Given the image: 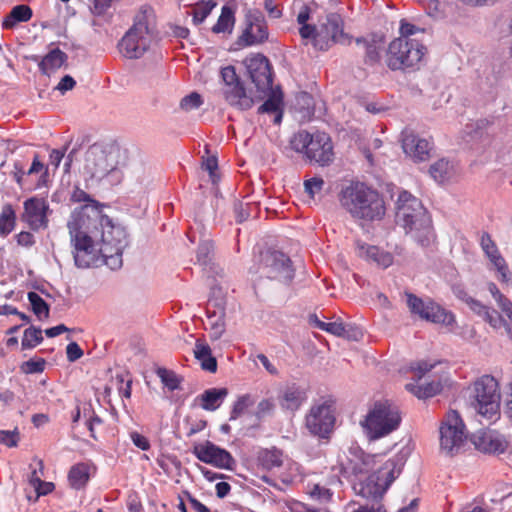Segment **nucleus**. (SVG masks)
<instances>
[{
  "label": "nucleus",
  "mask_w": 512,
  "mask_h": 512,
  "mask_svg": "<svg viewBox=\"0 0 512 512\" xmlns=\"http://www.w3.org/2000/svg\"><path fill=\"white\" fill-rule=\"evenodd\" d=\"M126 151L116 143H94L85 153L84 172L92 180L107 179L109 184H119L126 165Z\"/></svg>",
  "instance_id": "obj_1"
},
{
  "label": "nucleus",
  "mask_w": 512,
  "mask_h": 512,
  "mask_svg": "<svg viewBox=\"0 0 512 512\" xmlns=\"http://www.w3.org/2000/svg\"><path fill=\"white\" fill-rule=\"evenodd\" d=\"M342 208L357 220H381L385 215V202L380 193L362 182H352L339 195Z\"/></svg>",
  "instance_id": "obj_2"
},
{
  "label": "nucleus",
  "mask_w": 512,
  "mask_h": 512,
  "mask_svg": "<svg viewBox=\"0 0 512 512\" xmlns=\"http://www.w3.org/2000/svg\"><path fill=\"white\" fill-rule=\"evenodd\" d=\"M396 221L418 244H429L432 235L431 219L421 201L408 191H401L398 195Z\"/></svg>",
  "instance_id": "obj_3"
},
{
  "label": "nucleus",
  "mask_w": 512,
  "mask_h": 512,
  "mask_svg": "<svg viewBox=\"0 0 512 512\" xmlns=\"http://www.w3.org/2000/svg\"><path fill=\"white\" fill-rule=\"evenodd\" d=\"M154 11L144 5L135 14L133 25L124 34L118 48L128 59H138L149 49L154 34Z\"/></svg>",
  "instance_id": "obj_4"
},
{
  "label": "nucleus",
  "mask_w": 512,
  "mask_h": 512,
  "mask_svg": "<svg viewBox=\"0 0 512 512\" xmlns=\"http://www.w3.org/2000/svg\"><path fill=\"white\" fill-rule=\"evenodd\" d=\"M94 226L98 227L100 236L99 253L103 262L112 270L122 267V253L128 246V234L120 224H115L107 215L96 214Z\"/></svg>",
  "instance_id": "obj_5"
},
{
  "label": "nucleus",
  "mask_w": 512,
  "mask_h": 512,
  "mask_svg": "<svg viewBox=\"0 0 512 512\" xmlns=\"http://www.w3.org/2000/svg\"><path fill=\"white\" fill-rule=\"evenodd\" d=\"M426 51L419 40L395 38L387 47L385 62L392 71L418 70Z\"/></svg>",
  "instance_id": "obj_6"
},
{
  "label": "nucleus",
  "mask_w": 512,
  "mask_h": 512,
  "mask_svg": "<svg viewBox=\"0 0 512 512\" xmlns=\"http://www.w3.org/2000/svg\"><path fill=\"white\" fill-rule=\"evenodd\" d=\"M401 468L399 459H389L376 472L370 474L365 480L353 485L356 494L367 500L380 501L387 489L399 476Z\"/></svg>",
  "instance_id": "obj_7"
},
{
  "label": "nucleus",
  "mask_w": 512,
  "mask_h": 512,
  "mask_svg": "<svg viewBox=\"0 0 512 512\" xmlns=\"http://www.w3.org/2000/svg\"><path fill=\"white\" fill-rule=\"evenodd\" d=\"M401 422L399 410L389 401L375 402L373 408L361 422L372 440L384 437L398 428Z\"/></svg>",
  "instance_id": "obj_8"
},
{
  "label": "nucleus",
  "mask_w": 512,
  "mask_h": 512,
  "mask_svg": "<svg viewBox=\"0 0 512 512\" xmlns=\"http://www.w3.org/2000/svg\"><path fill=\"white\" fill-rule=\"evenodd\" d=\"M295 276V269L288 255L278 250H268L261 256L259 278L254 282L255 292L261 289L263 279L289 285Z\"/></svg>",
  "instance_id": "obj_9"
},
{
  "label": "nucleus",
  "mask_w": 512,
  "mask_h": 512,
  "mask_svg": "<svg viewBox=\"0 0 512 512\" xmlns=\"http://www.w3.org/2000/svg\"><path fill=\"white\" fill-rule=\"evenodd\" d=\"M78 219L68 221L67 227L73 246V258L75 266L81 269L89 268L98 261L99 248H95L98 239V227L90 233L82 231Z\"/></svg>",
  "instance_id": "obj_10"
},
{
  "label": "nucleus",
  "mask_w": 512,
  "mask_h": 512,
  "mask_svg": "<svg viewBox=\"0 0 512 512\" xmlns=\"http://www.w3.org/2000/svg\"><path fill=\"white\" fill-rule=\"evenodd\" d=\"M474 402L477 413L488 420L496 419L500 414V392L496 379L483 375L474 383Z\"/></svg>",
  "instance_id": "obj_11"
},
{
  "label": "nucleus",
  "mask_w": 512,
  "mask_h": 512,
  "mask_svg": "<svg viewBox=\"0 0 512 512\" xmlns=\"http://www.w3.org/2000/svg\"><path fill=\"white\" fill-rule=\"evenodd\" d=\"M344 22L340 14L328 13L317 25L315 48L328 50L333 44L349 45L351 37L344 32Z\"/></svg>",
  "instance_id": "obj_12"
},
{
  "label": "nucleus",
  "mask_w": 512,
  "mask_h": 512,
  "mask_svg": "<svg viewBox=\"0 0 512 512\" xmlns=\"http://www.w3.org/2000/svg\"><path fill=\"white\" fill-rule=\"evenodd\" d=\"M465 425L455 410L447 413L445 419L442 421L440 432V448L446 455L454 456L463 446L466 435Z\"/></svg>",
  "instance_id": "obj_13"
},
{
  "label": "nucleus",
  "mask_w": 512,
  "mask_h": 512,
  "mask_svg": "<svg viewBox=\"0 0 512 512\" xmlns=\"http://www.w3.org/2000/svg\"><path fill=\"white\" fill-rule=\"evenodd\" d=\"M407 306L412 314L435 324L451 327L456 323L455 315L431 299L423 300L413 293H406Z\"/></svg>",
  "instance_id": "obj_14"
},
{
  "label": "nucleus",
  "mask_w": 512,
  "mask_h": 512,
  "mask_svg": "<svg viewBox=\"0 0 512 512\" xmlns=\"http://www.w3.org/2000/svg\"><path fill=\"white\" fill-rule=\"evenodd\" d=\"M192 453L199 461L219 469L233 470L236 465V461L229 451L209 440L203 444L194 445Z\"/></svg>",
  "instance_id": "obj_15"
},
{
  "label": "nucleus",
  "mask_w": 512,
  "mask_h": 512,
  "mask_svg": "<svg viewBox=\"0 0 512 512\" xmlns=\"http://www.w3.org/2000/svg\"><path fill=\"white\" fill-rule=\"evenodd\" d=\"M335 423V416L330 405L322 403L312 406L305 417L308 431L319 438H328Z\"/></svg>",
  "instance_id": "obj_16"
},
{
  "label": "nucleus",
  "mask_w": 512,
  "mask_h": 512,
  "mask_svg": "<svg viewBox=\"0 0 512 512\" xmlns=\"http://www.w3.org/2000/svg\"><path fill=\"white\" fill-rule=\"evenodd\" d=\"M246 27L237 40L240 46L260 44L268 39V30L263 14L260 11H249L245 16Z\"/></svg>",
  "instance_id": "obj_17"
},
{
  "label": "nucleus",
  "mask_w": 512,
  "mask_h": 512,
  "mask_svg": "<svg viewBox=\"0 0 512 512\" xmlns=\"http://www.w3.org/2000/svg\"><path fill=\"white\" fill-rule=\"evenodd\" d=\"M244 64L251 81L258 90L271 88L273 83L271 66L269 60L263 54H255L246 57Z\"/></svg>",
  "instance_id": "obj_18"
},
{
  "label": "nucleus",
  "mask_w": 512,
  "mask_h": 512,
  "mask_svg": "<svg viewBox=\"0 0 512 512\" xmlns=\"http://www.w3.org/2000/svg\"><path fill=\"white\" fill-rule=\"evenodd\" d=\"M402 148L414 162H424L431 158L433 143L421 138L410 129L402 131Z\"/></svg>",
  "instance_id": "obj_19"
},
{
  "label": "nucleus",
  "mask_w": 512,
  "mask_h": 512,
  "mask_svg": "<svg viewBox=\"0 0 512 512\" xmlns=\"http://www.w3.org/2000/svg\"><path fill=\"white\" fill-rule=\"evenodd\" d=\"M49 211V205L43 198L31 197L24 202L22 219L34 231L45 229L48 225Z\"/></svg>",
  "instance_id": "obj_20"
},
{
  "label": "nucleus",
  "mask_w": 512,
  "mask_h": 512,
  "mask_svg": "<svg viewBox=\"0 0 512 512\" xmlns=\"http://www.w3.org/2000/svg\"><path fill=\"white\" fill-rule=\"evenodd\" d=\"M307 158L321 166L329 165L334 159L331 138L325 132H316L311 138Z\"/></svg>",
  "instance_id": "obj_21"
},
{
  "label": "nucleus",
  "mask_w": 512,
  "mask_h": 512,
  "mask_svg": "<svg viewBox=\"0 0 512 512\" xmlns=\"http://www.w3.org/2000/svg\"><path fill=\"white\" fill-rule=\"evenodd\" d=\"M357 255L366 260L375 262L377 265L387 268L393 263L391 253L381 250L377 246L368 245L364 242H356Z\"/></svg>",
  "instance_id": "obj_22"
},
{
  "label": "nucleus",
  "mask_w": 512,
  "mask_h": 512,
  "mask_svg": "<svg viewBox=\"0 0 512 512\" xmlns=\"http://www.w3.org/2000/svg\"><path fill=\"white\" fill-rule=\"evenodd\" d=\"M480 244L487 257L501 274V280L507 282L510 279L508 276V267L488 233L482 234Z\"/></svg>",
  "instance_id": "obj_23"
},
{
  "label": "nucleus",
  "mask_w": 512,
  "mask_h": 512,
  "mask_svg": "<svg viewBox=\"0 0 512 512\" xmlns=\"http://www.w3.org/2000/svg\"><path fill=\"white\" fill-rule=\"evenodd\" d=\"M307 400V391L295 383L287 386L279 398L280 406L289 411L298 410Z\"/></svg>",
  "instance_id": "obj_24"
},
{
  "label": "nucleus",
  "mask_w": 512,
  "mask_h": 512,
  "mask_svg": "<svg viewBox=\"0 0 512 512\" xmlns=\"http://www.w3.org/2000/svg\"><path fill=\"white\" fill-rule=\"evenodd\" d=\"M224 96L230 105L235 106L240 110H248L254 104L253 98L247 95L242 81L232 84L231 86H226L224 89Z\"/></svg>",
  "instance_id": "obj_25"
},
{
  "label": "nucleus",
  "mask_w": 512,
  "mask_h": 512,
  "mask_svg": "<svg viewBox=\"0 0 512 512\" xmlns=\"http://www.w3.org/2000/svg\"><path fill=\"white\" fill-rule=\"evenodd\" d=\"M228 395L227 388H210L198 395L195 399L199 406L206 411H215L220 407Z\"/></svg>",
  "instance_id": "obj_26"
},
{
  "label": "nucleus",
  "mask_w": 512,
  "mask_h": 512,
  "mask_svg": "<svg viewBox=\"0 0 512 512\" xmlns=\"http://www.w3.org/2000/svg\"><path fill=\"white\" fill-rule=\"evenodd\" d=\"M194 356L200 362L203 370L210 373L217 371V360L212 355L211 348L208 344L197 340L194 348Z\"/></svg>",
  "instance_id": "obj_27"
},
{
  "label": "nucleus",
  "mask_w": 512,
  "mask_h": 512,
  "mask_svg": "<svg viewBox=\"0 0 512 512\" xmlns=\"http://www.w3.org/2000/svg\"><path fill=\"white\" fill-rule=\"evenodd\" d=\"M225 310L222 299H215L213 315L210 316L209 325L211 339L218 340L225 332Z\"/></svg>",
  "instance_id": "obj_28"
},
{
  "label": "nucleus",
  "mask_w": 512,
  "mask_h": 512,
  "mask_svg": "<svg viewBox=\"0 0 512 512\" xmlns=\"http://www.w3.org/2000/svg\"><path fill=\"white\" fill-rule=\"evenodd\" d=\"M67 59L68 56L66 53L59 48H55L42 58L38 66L43 74L49 75L50 72H54L59 69Z\"/></svg>",
  "instance_id": "obj_29"
},
{
  "label": "nucleus",
  "mask_w": 512,
  "mask_h": 512,
  "mask_svg": "<svg viewBox=\"0 0 512 512\" xmlns=\"http://www.w3.org/2000/svg\"><path fill=\"white\" fill-rule=\"evenodd\" d=\"M32 16V9L28 5H16L11 9L9 14L5 16L2 22V27L5 29H12L17 25V23L29 21Z\"/></svg>",
  "instance_id": "obj_30"
},
{
  "label": "nucleus",
  "mask_w": 512,
  "mask_h": 512,
  "mask_svg": "<svg viewBox=\"0 0 512 512\" xmlns=\"http://www.w3.org/2000/svg\"><path fill=\"white\" fill-rule=\"evenodd\" d=\"M90 479V467L86 463L73 465L68 473L70 486L75 490L84 488Z\"/></svg>",
  "instance_id": "obj_31"
},
{
  "label": "nucleus",
  "mask_w": 512,
  "mask_h": 512,
  "mask_svg": "<svg viewBox=\"0 0 512 512\" xmlns=\"http://www.w3.org/2000/svg\"><path fill=\"white\" fill-rule=\"evenodd\" d=\"M406 389L419 399H425L439 394L442 391L443 386L440 381L433 380L422 385L407 384Z\"/></svg>",
  "instance_id": "obj_32"
},
{
  "label": "nucleus",
  "mask_w": 512,
  "mask_h": 512,
  "mask_svg": "<svg viewBox=\"0 0 512 512\" xmlns=\"http://www.w3.org/2000/svg\"><path fill=\"white\" fill-rule=\"evenodd\" d=\"M428 172L437 183L441 184L450 179L453 166L447 159L442 158L433 163Z\"/></svg>",
  "instance_id": "obj_33"
},
{
  "label": "nucleus",
  "mask_w": 512,
  "mask_h": 512,
  "mask_svg": "<svg viewBox=\"0 0 512 512\" xmlns=\"http://www.w3.org/2000/svg\"><path fill=\"white\" fill-rule=\"evenodd\" d=\"M234 9L228 5H224L217 23L212 27V31L218 33H231L235 23Z\"/></svg>",
  "instance_id": "obj_34"
},
{
  "label": "nucleus",
  "mask_w": 512,
  "mask_h": 512,
  "mask_svg": "<svg viewBox=\"0 0 512 512\" xmlns=\"http://www.w3.org/2000/svg\"><path fill=\"white\" fill-rule=\"evenodd\" d=\"M356 44L362 46L365 51L364 62L367 65H375L380 61V47L375 39L371 41L360 37L356 39Z\"/></svg>",
  "instance_id": "obj_35"
},
{
  "label": "nucleus",
  "mask_w": 512,
  "mask_h": 512,
  "mask_svg": "<svg viewBox=\"0 0 512 512\" xmlns=\"http://www.w3.org/2000/svg\"><path fill=\"white\" fill-rule=\"evenodd\" d=\"M16 214L11 204H5L0 213V236H8L15 228Z\"/></svg>",
  "instance_id": "obj_36"
},
{
  "label": "nucleus",
  "mask_w": 512,
  "mask_h": 512,
  "mask_svg": "<svg viewBox=\"0 0 512 512\" xmlns=\"http://www.w3.org/2000/svg\"><path fill=\"white\" fill-rule=\"evenodd\" d=\"M31 310L39 320L47 319L50 315L49 304L36 292L30 291L27 294Z\"/></svg>",
  "instance_id": "obj_37"
},
{
  "label": "nucleus",
  "mask_w": 512,
  "mask_h": 512,
  "mask_svg": "<svg viewBox=\"0 0 512 512\" xmlns=\"http://www.w3.org/2000/svg\"><path fill=\"white\" fill-rule=\"evenodd\" d=\"M43 336L40 327L30 326L25 329L21 341L22 350L32 349L42 343Z\"/></svg>",
  "instance_id": "obj_38"
},
{
  "label": "nucleus",
  "mask_w": 512,
  "mask_h": 512,
  "mask_svg": "<svg viewBox=\"0 0 512 512\" xmlns=\"http://www.w3.org/2000/svg\"><path fill=\"white\" fill-rule=\"evenodd\" d=\"M309 323L314 325L316 328L329 332L335 336H341L345 334V324L337 322H323L318 319L315 314L309 316Z\"/></svg>",
  "instance_id": "obj_39"
},
{
  "label": "nucleus",
  "mask_w": 512,
  "mask_h": 512,
  "mask_svg": "<svg viewBox=\"0 0 512 512\" xmlns=\"http://www.w3.org/2000/svg\"><path fill=\"white\" fill-rule=\"evenodd\" d=\"M259 461L261 465L267 470L279 468L283 463L281 452L277 449L262 451L259 455Z\"/></svg>",
  "instance_id": "obj_40"
},
{
  "label": "nucleus",
  "mask_w": 512,
  "mask_h": 512,
  "mask_svg": "<svg viewBox=\"0 0 512 512\" xmlns=\"http://www.w3.org/2000/svg\"><path fill=\"white\" fill-rule=\"evenodd\" d=\"M473 443L478 449H483L484 451H503V448H500L501 443L498 440H493L491 436L485 432L480 435H473Z\"/></svg>",
  "instance_id": "obj_41"
},
{
  "label": "nucleus",
  "mask_w": 512,
  "mask_h": 512,
  "mask_svg": "<svg viewBox=\"0 0 512 512\" xmlns=\"http://www.w3.org/2000/svg\"><path fill=\"white\" fill-rule=\"evenodd\" d=\"M214 256V243L212 240H202L197 249V262L202 266L211 264Z\"/></svg>",
  "instance_id": "obj_42"
},
{
  "label": "nucleus",
  "mask_w": 512,
  "mask_h": 512,
  "mask_svg": "<svg viewBox=\"0 0 512 512\" xmlns=\"http://www.w3.org/2000/svg\"><path fill=\"white\" fill-rule=\"evenodd\" d=\"M483 319L494 329L504 328L506 333L512 337V329L510 324L495 309L489 308L488 313L484 316Z\"/></svg>",
  "instance_id": "obj_43"
},
{
  "label": "nucleus",
  "mask_w": 512,
  "mask_h": 512,
  "mask_svg": "<svg viewBox=\"0 0 512 512\" xmlns=\"http://www.w3.org/2000/svg\"><path fill=\"white\" fill-rule=\"evenodd\" d=\"M312 136L313 134H310L305 130L299 131L294 134L290 140L291 148L296 152H305V155L307 156Z\"/></svg>",
  "instance_id": "obj_44"
},
{
  "label": "nucleus",
  "mask_w": 512,
  "mask_h": 512,
  "mask_svg": "<svg viewBox=\"0 0 512 512\" xmlns=\"http://www.w3.org/2000/svg\"><path fill=\"white\" fill-rule=\"evenodd\" d=\"M156 374L160 378L163 385L170 391H174L180 388L181 379L178 378L174 371L159 367L156 370Z\"/></svg>",
  "instance_id": "obj_45"
},
{
  "label": "nucleus",
  "mask_w": 512,
  "mask_h": 512,
  "mask_svg": "<svg viewBox=\"0 0 512 512\" xmlns=\"http://www.w3.org/2000/svg\"><path fill=\"white\" fill-rule=\"evenodd\" d=\"M283 98L281 93L273 92L258 108V113H276L282 110Z\"/></svg>",
  "instance_id": "obj_46"
},
{
  "label": "nucleus",
  "mask_w": 512,
  "mask_h": 512,
  "mask_svg": "<svg viewBox=\"0 0 512 512\" xmlns=\"http://www.w3.org/2000/svg\"><path fill=\"white\" fill-rule=\"evenodd\" d=\"M252 404L253 401L250 395L245 394L240 396L232 407L229 420H236Z\"/></svg>",
  "instance_id": "obj_47"
},
{
  "label": "nucleus",
  "mask_w": 512,
  "mask_h": 512,
  "mask_svg": "<svg viewBox=\"0 0 512 512\" xmlns=\"http://www.w3.org/2000/svg\"><path fill=\"white\" fill-rule=\"evenodd\" d=\"M214 6L215 3L211 1L201 2L200 4H198L196 8L193 10V23L195 25H199L200 23H202L211 13Z\"/></svg>",
  "instance_id": "obj_48"
},
{
  "label": "nucleus",
  "mask_w": 512,
  "mask_h": 512,
  "mask_svg": "<svg viewBox=\"0 0 512 512\" xmlns=\"http://www.w3.org/2000/svg\"><path fill=\"white\" fill-rule=\"evenodd\" d=\"M203 103L202 97L197 92H192L180 101V108L184 111L198 109Z\"/></svg>",
  "instance_id": "obj_49"
},
{
  "label": "nucleus",
  "mask_w": 512,
  "mask_h": 512,
  "mask_svg": "<svg viewBox=\"0 0 512 512\" xmlns=\"http://www.w3.org/2000/svg\"><path fill=\"white\" fill-rule=\"evenodd\" d=\"M45 364L43 358L29 359L21 364L20 369L25 374H36L44 371Z\"/></svg>",
  "instance_id": "obj_50"
},
{
  "label": "nucleus",
  "mask_w": 512,
  "mask_h": 512,
  "mask_svg": "<svg viewBox=\"0 0 512 512\" xmlns=\"http://www.w3.org/2000/svg\"><path fill=\"white\" fill-rule=\"evenodd\" d=\"M253 208H255L254 204L243 203L241 201H235L233 209H234L236 221L238 223H242L245 220H247L249 218Z\"/></svg>",
  "instance_id": "obj_51"
},
{
  "label": "nucleus",
  "mask_w": 512,
  "mask_h": 512,
  "mask_svg": "<svg viewBox=\"0 0 512 512\" xmlns=\"http://www.w3.org/2000/svg\"><path fill=\"white\" fill-rule=\"evenodd\" d=\"M324 185V181L320 177H313L304 182L305 192L313 198L315 194L319 193Z\"/></svg>",
  "instance_id": "obj_52"
},
{
  "label": "nucleus",
  "mask_w": 512,
  "mask_h": 512,
  "mask_svg": "<svg viewBox=\"0 0 512 512\" xmlns=\"http://www.w3.org/2000/svg\"><path fill=\"white\" fill-rule=\"evenodd\" d=\"M19 441V432L17 429L12 431L0 430V444L6 445L7 447L17 446Z\"/></svg>",
  "instance_id": "obj_53"
},
{
  "label": "nucleus",
  "mask_w": 512,
  "mask_h": 512,
  "mask_svg": "<svg viewBox=\"0 0 512 512\" xmlns=\"http://www.w3.org/2000/svg\"><path fill=\"white\" fill-rule=\"evenodd\" d=\"M418 31H422L419 27L415 26L407 22L406 20H401L400 28H399V37L405 40H416L415 38H411V36L415 35Z\"/></svg>",
  "instance_id": "obj_54"
},
{
  "label": "nucleus",
  "mask_w": 512,
  "mask_h": 512,
  "mask_svg": "<svg viewBox=\"0 0 512 512\" xmlns=\"http://www.w3.org/2000/svg\"><path fill=\"white\" fill-rule=\"evenodd\" d=\"M221 77L226 86L240 82V78L236 73L234 66H226L221 69Z\"/></svg>",
  "instance_id": "obj_55"
},
{
  "label": "nucleus",
  "mask_w": 512,
  "mask_h": 512,
  "mask_svg": "<svg viewBox=\"0 0 512 512\" xmlns=\"http://www.w3.org/2000/svg\"><path fill=\"white\" fill-rule=\"evenodd\" d=\"M466 304L475 314L482 318H484L490 308L474 298H466Z\"/></svg>",
  "instance_id": "obj_56"
},
{
  "label": "nucleus",
  "mask_w": 512,
  "mask_h": 512,
  "mask_svg": "<svg viewBox=\"0 0 512 512\" xmlns=\"http://www.w3.org/2000/svg\"><path fill=\"white\" fill-rule=\"evenodd\" d=\"M66 356L69 362H75L83 356V350L76 342H70L66 347Z\"/></svg>",
  "instance_id": "obj_57"
},
{
  "label": "nucleus",
  "mask_w": 512,
  "mask_h": 512,
  "mask_svg": "<svg viewBox=\"0 0 512 512\" xmlns=\"http://www.w3.org/2000/svg\"><path fill=\"white\" fill-rule=\"evenodd\" d=\"M273 409H274L273 402L269 399H263L258 403L255 415L258 419H261V418L271 414Z\"/></svg>",
  "instance_id": "obj_58"
},
{
  "label": "nucleus",
  "mask_w": 512,
  "mask_h": 512,
  "mask_svg": "<svg viewBox=\"0 0 512 512\" xmlns=\"http://www.w3.org/2000/svg\"><path fill=\"white\" fill-rule=\"evenodd\" d=\"M130 438H131L133 444L137 448H139V449H141L143 451H147V450L150 449V442H149V440L145 436L139 434L138 432H135V431L131 432L130 433Z\"/></svg>",
  "instance_id": "obj_59"
},
{
  "label": "nucleus",
  "mask_w": 512,
  "mask_h": 512,
  "mask_svg": "<svg viewBox=\"0 0 512 512\" xmlns=\"http://www.w3.org/2000/svg\"><path fill=\"white\" fill-rule=\"evenodd\" d=\"M76 85V81L70 75H65L61 78L60 82L56 86V89L59 90L62 94L65 92L72 90Z\"/></svg>",
  "instance_id": "obj_60"
},
{
  "label": "nucleus",
  "mask_w": 512,
  "mask_h": 512,
  "mask_svg": "<svg viewBox=\"0 0 512 512\" xmlns=\"http://www.w3.org/2000/svg\"><path fill=\"white\" fill-rule=\"evenodd\" d=\"M299 33L303 39L312 38L313 45L315 46V35L317 33V26L304 24L299 29Z\"/></svg>",
  "instance_id": "obj_61"
},
{
  "label": "nucleus",
  "mask_w": 512,
  "mask_h": 512,
  "mask_svg": "<svg viewBox=\"0 0 512 512\" xmlns=\"http://www.w3.org/2000/svg\"><path fill=\"white\" fill-rule=\"evenodd\" d=\"M17 243L20 246L30 247L35 243V239L32 233L27 231L20 232L17 236Z\"/></svg>",
  "instance_id": "obj_62"
},
{
  "label": "nucleus",
  "mask_w": 512,
  "mask_h": 512,
  "mask_svg": "<svg viewBox=\"0 0 512 512\" xmlns=\"http://www.w3.org/2000/svg\"><path fill=\"white\" fill-rule=\"evenodd\" d=\"M66 150H67V146H65L63 150L53 149L50 152V155H49L50 163H51V165L54 166L55 169L59 167L62 159L65 156Z\"/></svg>",
  "instance_id": "obj_63"
},
{
  "label": "nucleus",
  "mask_w": 512,
  "mask_h": 512,
  "mask_svg": "<svg viewBox=\"0 0 512 512\" xmlns=\"http://www.w3.org/2000/svg\"><path fill=\"white\" fill-rule=\"evenodd\" d=\"M497 304L512 324V302L505 296Z\"/></svg>",
  "instance_id": "obj_64"
}]
</instances>
